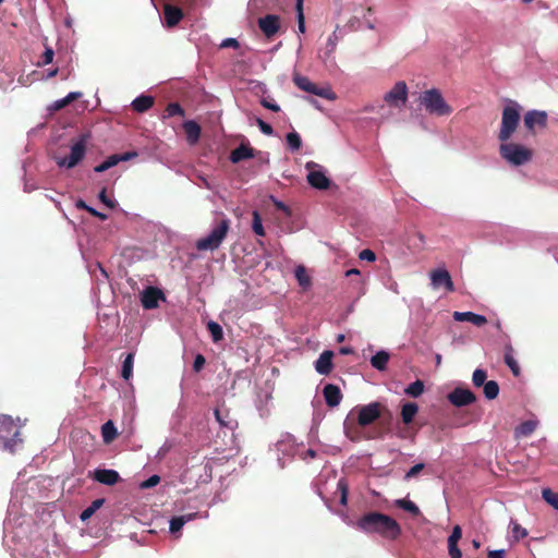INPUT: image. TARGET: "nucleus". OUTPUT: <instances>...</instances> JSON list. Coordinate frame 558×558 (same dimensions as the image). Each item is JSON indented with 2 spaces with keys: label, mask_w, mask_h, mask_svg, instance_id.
I'll use <instances>...</instances> for the list:
<instances>
[{
  "label": "nucleus",
  "mask_w": 558,
  "mask_h": 558,
  "mask_svg": "<svg viewBox=\"0 0 558 558\" xmlns=\"http://www.w3.org/2000/svg\"><path fill=\"white\" fill-rule=\"evenodd\" d=\"M354 526L364 533H376L388 539H396L401 534V527L395 519L376 511L359 518Z\"/></svg>",
  "instance_id": "f257e3e1"
},
{
  "label": "nucleus",
  "mask_w": 558,
  "mask_h": 558,
  "mask_svg": "<svg viewBox=\"0 0 558 558\" xmlns=\"http://www.w3.org/2000/svg\"><path fill=\"white\" fill-rule=\"evenodd\" d=\"M221 216L222 218L215 222V226L210 233L207 236L198 239L196 241L195 246L198 251H215L219 248V246L226 239L230 230L231 221L222 214Z\"/></svg>",
  "instance_id": "f03ea898"
},
{
  "label": "nucleus",
  "mask_w": 558,
  "mask_h": 558,
  "mask_svg": "<svg viewBox=\"0 0 558 558\" xmlns=\"http://www.w3.org/2000/svg\"><path fill=\"white\" fill-rule=\"evenodd\" d=\"M420 101L430 114L442 117L449 116L452 112V108L445 101L441 93L437 88L423 92L420 95Z\"/></svg>",
  "instance_id": "7ed1b4c3"
},
{
  "label": "nucleus",
  "mask_w": 558,
  "mask_h": 558,
  "mask_svg": "<svg viewBox=\"0 0 558 558\" xmlns=\"http://www.w3.org/2000/svg\"><path fill=\"white\" fill-rule=\"evenodd\" d=\"M90 138L89 133L80 134L78 138L72 144L69 156H54V161L60 168L72 169L76 167L85 157L86 145Z\"/></svg>",
  "instance_id": "20e7f679"
},
{
  "label": "nucleus",
  "mask_w": 558,
  "mask_h": 558,
  "mask_svg": "<svg viewBox=\"0 0 558 558\" xmlns=\"http://www.w3.org/2000/svg\"><path fill=\"white\" fill-rule=\"evenodd\" d=\"M500 156L513 166H521L532 159L533 151L517 143H505L499 147Z\"/></svg>",
  "instance_id": "39448f33"
},
{
  "label": "nucleus",
  "mask_w": 558,
  "mask_h": 558,
  "mask_svg": "<svg viewBox=\"0 0 558 558\" xmlns=\"http://www.w3.org/2000/svg\"><path fill=\"white\" fill-rule=\"evenodd\" d=\"M520 121V111L517 104L506 106L501 114V126L498 134V140L507 142L515 132Z\"/></svg>",
  "instance_id": "423d86ee"
},
{
  "label": "nucleus",
  "mask_w": 558,
  "mask_h": 558,
  "mask_svg": "<svg viewBox=\"0 0 558 558\" xmlns=\"http://www.w3.org/2000/svg\"><path fill=\"white\" fill-rule=\"evenodd\" d=\"M20 428L14 425V422L9 415L0 416V438L3 446L10 452H14L17 445L22 442Z\"/></svg>",
  "instance_id": "0eeeda50"
},
{
  "label": "nucleus",
  "mask_w": 558,
  "mask_h": 558,
  "mask_svg": "<svg viewBox=\"0 0 558 558\" xmlns=\"http://www.w3.org/2000/svg\"><path fill=\"white\" fill-rule=\"evenodd\" d=\"M357 414V424L362 427L373 424L378 420L385 412L389 413L387 407L380 402H371L366 405L355 407L351 413Z\"/></svg>",
  "instance_id": "6e6552de"
},
{
  "label": "nucleus",
  "mask_w": 558,
  "mask_h": 558,
  "mask_svg": "<svg viewBox=\"0 0 558 558\" xmlns=\"http://www.w3.org/2000/svg\"><path fill=\"white\" fill-rule=\"evenodd\" d=\"M293 82L300 89L306 93L319 96L328 100H333L336 98L335 93L329 87H319L306 76L294 74Z\"/></svg>",
  "instance_id": "1a4fd4ad"
},
{
  "label": "nucleus",
  "mask_w": 558,
  "mask_h": 558,
  "mask_svg": "<svg viewBox=\"0 0 558 558\" xmlns=\"http://www.w3.org/2000/svg\"><path fill=\"white\" fill-rule=\"evenodd\" d=\"M547 120V112L542 110H530L524 114L523 118L524 126L531 134H535L536 129H546Z\"/></svg>",
  "instance_id": "9d476101"
},
{
  "label": "nucleus",
  "mask_w": 558,
  "mask_h": 558,
  "mask_svg": "<svg viewBox=\"0 0 558 558\" xmlns=\"http://www.w3.org/2000/svg\"><path fill=\"white\" fill-rule=\"evenodd\" d=\"M384 100L391 107H400L408 100V86L404 81L397 82L393 87L385 94Z\"/></svg>",
  "instance_id": "9b49d317"
},
{
  "label": "nucleus",
  "mask_w": 558,
  "mask_h": 558,
  "mask_svg": "<svg viewBox=\"0 0 558 558\" xmlns=\"http://www.w3.org/2000/svg\"><path fill=\"white\" fill-rule=\"evenodd\" d=\"M448 401L458 408L472 404L476 400V396L466 388L457 387L447 396Z\"/></svg>",
  "instance_id": "f8f14e48"
},
{
  "label": "nucleus",
  "mask_w": 558,
  "mask_h": 558,
  "mask_svg": "<svg viewBox=\"0 0 558 558\" xmlns=\"http://www.w3.org/2000/svg\"><path fill=\"white\" fill-rule=\"evenodd\" d=\"M429 277L434 289L444 287L446 292L454 291V284L448 270L444 268L435 269L430 271Z\"/></svg>",
  "instance_id": "ddd939ff"
},
{
  "label": "nucleus",
  "mask_w": 558,
  "mask_h": 558,
  "mask_svg": "<svg viewBox=\"0 0 558 558\" xmlns=\"http://www.w3.org/2000/svg\"><path fill=\"white\" fill-rule=\"evenodd\" d=\"M258 27L267 38H271L279 31L280 19L275 14H267L258 19Z\"/></svg>",
  "instance_id": "4468645a"
},
{
  "label": "nucleus",
  "mask_w": 558,
  "mask_h": 558,
  "mask_svg": "<svg viewBox=\"0 0 558 558\" xmlns=\"http://www.w3.org/2000/svg\"><path fill=\"white\" fill-rule=\"evenodd\" d=\"M137 156L136 151H126L124 154H113L109 156L105 161L94 168L95 172H105L108 169L117 166L121 161H128Z\"/></svg>",
  "instance_id": "2eb2a0df"
},
{
  "label": "nucleus",
  "mask_w": 558,
  "mask_h": 558,
  "mask_svg": "<svg viewBox=\"0 0 558 558\" xmlns=\"http://www.w3.org/2000/svg\"><path fill=\"white\" fill-rule=\"evenodd\" d=\"M165 299L162 291L155 287H148L142 293V305L146 310H153L158 306L159 300Z\"/></svg>",
  "instance_id": "dca6fc26"
},
{
  "label": "nucleus",
  "mask_w": 558,
  "mask_h": 558,
  "mask_svg": "<svg viewBox=\"0 0 558 558\" xmlns=\"http://www.w3.org/2000/svg\"><path fill=\"white\" fill-rule=\"evenodd\" d=\"M163 19L165 25L168 28H173L183 19V12L179 7L173 5L170 2H166L163 5Z\"/></svg>",
  "instance_id": "f3484780"
},
{
  "label": "nucleus",
  "mask_w": 558,
  "mask_h": 558,
  "mask_svg": "<svg viewBox=\"0 0 558 558\" xmlns=\"http://www.w3.org/2000/svg\"><path fill=\"white\" fill-rule=\"evenodd\" d=\"M325 402L329 408L339 405L342 400V393L338 386L333 384H327L323 389Z\"/></svg>",
  "instance_id": "a211bd4d"
},
{
  "label": "nucleus",
  "mask_w": 558,
  "mask_h": 558,
  "mask_svg": "<svg viewBox=\"0 0 558 558\" xmlns=\"http://www.w3.org/2000/svg\"><path fill=\"white\" fill-rule=\"evenodd\" d=\"M93 477L95 481L112 486L120 481V475L114 470L109 469H97L94 471Z\"/></svg>",
  "instance_id": "6ab92c4d"
},
{
  "label": "nucleus",
  "mask_w": 558,
  "mask_h": 558,
  "mask_svg": "<svg viewBox=\"0 0 558 558\" xmlns=\"http://www.w3.org/2000/svg\"><path fill=\"white\" fill-rule=\"evenodd\" d=\"M332 357L333 352L326 350L324 351L317 361L315 362V369L320 375H329L332 371Z\"/></svg>",
  "instance_id": "aec40b11"
},
{
  "label": "nucleus",
  "mask_w": 558,
  "mask_h": 558,
  "mask_svg": "<svg viewBox=\"0 0 558 558\" xmlns=\"http://www.w3.org/2000/svg\"><path fill=\"white\" fill-rule=\"evenodd\" d=\"M452 316L456 322H469L477 327H482L487 323V318L484 315L473 312H453Z\"/></svg>",
  "instance_id": "412c9836"
},
{
  "label": "nucleus",
  "mask_w": 558,
  "mask_h": 558,
  "mask_svg": "<svg viewBox=\"0 0 558 558\" xmlns=\"http://www.w3.org/2000/svg\"><path fill=\"white\" fill-rule=\"evenodd\" d=\"M254 157V149L248 145L241 144L230 153L229 159L232 163H239L243 160Z\"/></svg>",
  "instance_id": "4be33fe9"
},
{
  "label": "nucleus",
  "mask_w": 558,
  "mask_h": 558,
  "mask_svg": "<svg viewBox=\"0 0 558 558\" xmlns=\"http://www.w3.org/2000/svg\"><path fill=\"white\" fill-rule=\"evenodd\" d=\"M183 130L189 144L194 145L199 141L202 130L197 122L193 120L185 121L183 123Z\"/></svg>",
  "instance_id": "5701e85b"
},
{
  "label": "nucleus",
  "mask_w": 558,
  "mask_h": 558,
  "mask_svg": "<svg viewBox=\"0 0 558 558\" xmlns=\"http://www.w3.org/2000/svg\"><path fill=\"white\" fill-rule=\"evenodd\" d=\"M307 181L311 186L318 190H327L330 185V180L322 171H311Z\"/></svg>",
  "instance_id": "b1692460"
},
{
  "label": "nucleus",
  "mask_w": 558,
  "mask_h": 558,
  "mask_svg": "<svg viewBox=\"0 0 558 558\" xmlns=\"http://www.w3.org/2000/svg\"><path fill=\"white\" fill-rule=\"evenodd\" d=\"M537 427V421L527 420L518 425L514 429V437H527L532 435Z\"/></svg>",
  "instance_id": "393cba45"
},
{
  "label": "nucleus",
  "mask_w": 558,
  "mask_h": 558,
  "mask_svg": "<svg viewBox=\"0 0 558 558\" xmlns=\"http://www.w3.org/2000/svg\"><path fill=\"white\" fill-rule=\"evenodd\" d=\"M154 105V98L151 96L141 95L136 97L132 102L134 111L143 113L150 109Z\"/></svg>",
  "instance_id": "a878e982"
},
{
  "label": "nucleus",
  "mask_w": 558,
  "mask_h": 558,
  "mask_svg": "<svg viewBox=\"0 0 558 558\" xmlns=\"http://www.w3.org/2000/svg\"><path fill=\"white\" fill-rule=\"evenodd\" d=\"M418 412V405L415 402H407L401 408V418L404 424H411Z\"/></svg>",
  "instance_id": "bb28decb"
},
{
  "label": "nucleus",
  "mask_w": 558,
  "mask_h": 558,
  "mask_svg": "<svg viewBox=\"0 0 558 558\" xmlns=\"http://www.w3.org/2000/svg\"><path fill=\"white\" fill-rule=\"evenodd\" d=\"M101 436L105 444H111L118 437V430L112 421H107L101 426Z\"/></svg>",
  "instance_id": "cd10ccee"
},
{
  "label": "nucleus",
  "mask_w": 558,
  "mask_h": 558,
  "mask_svg": "<svg viewBox=\"0 0 558 558\" xmlns=\"http://www.w3.org/2000/svg\"><path fill=\"white\" fill-rule=\"evenodd\" d=\"M390 355L386 351H379L371 359V365L378 369L385 371L389 362Z\"/></svg>",
  "instance_id": "c85d7f7f"
},
{
  "label": "nucleus",
  "mask_w": 558,
  "mask_h": 558,
  "mask_svg": "<svg viewBox=\"0 0 558 558\" xmlns=\"http://www.w3.org/2000/svg\"><path fill=\"white\" fill-rule=\"evenodd\" d=\"M512 352H513L512 347L510 344L506 345L504 360H505V363L507 364V366L511 369L512 374L515 377H518L520 375L521 371H520V366H519L518 362L515 361V359L512 355Z\"/></svg>",
  "instance_id": "c756f323"
},
{
  "label": "nucleus",
  "mask_w": 558,
  "mask_h": 558,
  "mask_svg": "<svg viewBox=\"0 0 558 558\" xmlns=\"http://www.w3.org/2000/svg\"><path fill=\"white\" fill-rule=\"evenodd\" d=\"M105 504V499L104 498H98V499H95L86 509H84L81 514H80V519L82 521H86L88 520L89 518L93 517V514L102 507V505Z\"/></svg>",
  "instance_id": "7c9ffc66"
},
{
  "label": "nucleus",
  "mask_w": 558,
  "mask_h": 558,
  "mask_svg": "<svg viewBox=\"0 0 558 558\" xmlns=\"http://www.w3.org/2000/svg\"><path fill=\"white\" fill-rule=\"evenodd\" d=\"M134 353H128L121 369L123 379L129 380L133 376Z\"/></svg>",
  "instance_id": "2f4dec72"
},
{
  "label": "nucleus",
  "mask_w": 558,
  "mask_h": 558,
  "mask_svg": "<svg viewBox=\"0 0 558 558\" xmlns=\"http://www.w3.org/2000/svg\"><path fill=\"white\" fill-rule=\"evenodd\" d=\"M395 504L398 508L411 513L414 517H417L421 513L420 508L409 499H397Z\"/></svg>",
  "instance_id": "473e14b6"
},
{
  "label": "nucleus",
  "mask_w": 558,
  "mask_h": 558,
  "mask_svg": "<svg viewBox=\"0 0 558 558\" xmlns=\"http://www.w3.org/2000/svg\"><path fill=\"white\" fill-rule=\"evenodd\" d=\"M194 517L195 514L173 517L170 521V532L173 534L179 532L183 527V525L187 521H191Z\"/></svg>",
  "instance_id": "72a5a7b5"
},
{
  "label": "nucleus",
  "mask_w": 558,
  "mask_h": 558,
  "mask_svg": "<svg viewBox=\"0 0 558 558\" xmlns=\"http://www.w3.org/2000/svg\"><path fill=\"white\" fill-rule=\"evenodd\" d=\"M174 116H179V117H184L185 116V111L184 109L181 107V105L179 102H170L168 104V106L166 107V110H165V114H163V119H167V118H171V117H174Z\"/></svg>",
  "instance_id": "f704fd0d"
},
{
  "label": "nucleus",
  "mask_w": 558,
  "mask_h": 558,
  "mask_svg": "<svg viewBox=\"0 0 558 558\" xmlns=\"http://www.w3.org/2000/svg\"><path fill=\"white\" fill-rule=\"evenodd\" d=\"M424 391V383L421 379H416L414 383L410 384L404 392L413 398L420 397Z\"/></svg>",
  "instance_id": "c9c22d12"
},
{
  "label": "nucleus",
  "mask_w": 558,
  "mask_h": 558,
  "mask_svg": "<svg viewBox=\"0 0 558 558\" xmlns=\"http://www.w3.org/2000/svg\"><path fill=\"white\" fill-rule=\"evenodd\" d=\"M499 385L495 380H488L484 385V395L488 400H494L498 397Z\"/></svg>",
  "instance_id": "e433bc0d"
},
{
  "label": "nucleus",
  "mask_w": 558,
  "mask_h": 558,
  "mask_svg": "<svg viewBox=\"0 0 558 558\" xmlns=\"http://www.w3.org/2000/svg\"><path fill=\"white\" fill-rule=\"evenodd\" d=\"M207 329L210 332L214 342H218V341L222 340L223 331H222L221 326L218 323L213 322V320L208 322Z\"/></svg>",
  "instance_id": "4c0bfd02"
},
{
  "label": "nucleus",
  "mask_w": 558,
  "mask_h": 558,
  "mask_svg": "<svg viewBox=\"0 0 558 558\" xmlns=\"http://www.w3.org/2000/svg\"><path fill=\"white\" fill-rule=\"evenodd\" d=\"M542 497L548 505L558 510V493L553 492L550 488H544Z\"/></svg>",
  "instance_id": "58836bf2"
},
{
  "label": "nucleus",
  "mask_w": 558,
  "mask_h": 558,
  "mask_svg": "<svg viewBox=\"0 0 558 558\" xmlns=\"http://www.w3.org/2000/svg\"><path fill=\"white\" fill-rule=\"evenodd\" d=\"M337 492L340 493V504L342 506H347L348 504V494L349 486L344 478H340L337 483Z\"/></svg>",
  "instance_id": "ea45409f"
},
{
  "label": "nucleus",
  "mask_w": 558,
  "mask_h": 558,
  "mask_svg": "<svg viewBox=\"0 0 558 558\" xmlns=\"http://www.w3.org/2000/svg\"><path fill=\"white\" fill-rule=\"evenodd\" d=\"M295 278L299 284L303 288H307L311 284V279L307 276L303 266H298L295 269Z\"/></svg>",
  "instance_id": "a19ab883"
},
{
  "label": "nucleus",
  "mask_w": 558,
  "mask_h": 558,
  "mask_svg": "<svg viewBox=\"0 0 558 558\" xmlns=\"http://www.w3.org/2000/svg\"><path fill=\"white\" fill-rule=\"evenodd\" d=\"M252 229H253L255 234H257L259 236H264L265 235V230H264V227H263V223H262L260 215L256 210L253 211Z\"/></svg>",
  "instance_id": "79ce46f5"
},
{
  "label": "nucleus",
  "mask_w": 558,
  "mask_h": 558,
  "mask_svg": "<svg viewBox=\"0 0 558 558\" xmlns=\"http://www.w3.org/2000/svg\"><path fill=\"white\" fill-rule=\"evenodd\" d=\"M486 378H487L486 371H484L482 368H477L474 371L473 376H472L473 385L475 387L484 386L487 383Z\"/></svg>",
  "instance_id": "37998d69"
},
{
  "label": "nucleus",
  "mask_w": 558,
  "mask_h": 558,
  "mask_svg": "<svg viewBox=\"0 0 558 558\" xmlns=\"http://www.w3.org/2000/svg\"><path fill=\"white\" fill-rule=\"evenodd\" d=\"M296 13H298V29L300 33L305 32V20L303 14V0H296Z\"/></svg>",
  "instance_id": "c03bdc74"
},
{
  "label": "nucleus",
  "mask_w": 558,
  "mask_h": 558,
  "mask_svg": "<svg viewBox=\"0 0 558 558\" xmlns=\"http://www.w3.org/2000/svg\"><path fill=\"white\" fill-rule=\"evenodd\" d=\"M287 143L292 150H299L302 145L301 137L296 132L287 135Z\"/></svg>",
  "instance_id": "a18cd8bd"
},
{
  "label": "nucleus",
  "mask_w": 558,
  "mask_h": 558,
  "mask_svg": "<svg viewBox=\"0 0 558 558\" xmlns=\"http://www.w3.org/2000/svg\"><path fill=\"white\" fill-rule=\"evenodd\" d=\"M215 416H216V420L219 422V424L221 426H225V427H228V428H232V420H229V414L228 413H226L223 415L222 411L220 409H216L215 410Z\"/></svg>",
  "instance_id": "49530a36"
},
{
  "label": "nucleus",
  "mask_w": 558,
  "mask_h": 558,
  "mask_svg": "<svg viewBox=\"0 0 558 558\" xmlns=\"http://www.w3.org/2000/svg\"><path fill=\"white\" fill-rule=\"evenodd\" d=\"M512 535L515 541H519L527 535V531L524 527H522L519 523L512 522Z\"/></svg>",
  "instance_id": "de8ad7c7"
},
{
  "label": "nucleus",
  "mask_w": 558,
  "mask_h": 558,
  "mask_svg": "<svg viewBox=\"0 0 558 558\" xmlns=\"http://www.w3.org/2000/svg\"><path fill=\"white\" fill-rule=\"evenodd\" d=\"M425 468L424 463H417L413 465L404 475L405 481H410L411 478L417 476L420 472Z\"/></svg>",
  "instance_id": "09e8293b"
},
{
  "label": "nucleus",
  "mask_w": 558,
  "mask_h": 558,
  "mask_svg": "<svg viewBox=\"0 0 558 558\" xmlns=\"http://www.w3.org/2000/svg\"><path fill=\"white\" fill-rule=\"evenodd\" d=\"M255 122H256L257 126L259 128V130L265 135H272L274 134L272 126L270 124H268L267 122H265L264 120H262L260 118H256Z\"/></svg>",
  "instance_id": "8fccbe9b"
},
{
  "label": "nucleus",
  "mask_w": 558,
  "mask_h": 558,
  "mask_svg": "<svg viewBox=\"0 0 558 558\" xmlns=\"http://www.w3.org/2000/svg\"><path fill=\"white\" fill-rule=\"evenodd\" d=\"M448 543V554L450 558H461L462 553L458 546V543L447 542Z\"/></svg>",
  "instance_id": "3c124183"
},
{
  "label": "nucleus",
  "mask_w": 558,
  "mask_h": 558,
  "mask_svg": "<svg viewBox=\"0 0 558 558\" xmlns=\"http://www.w3.org/2000/svg\"><path fill=\"white\" fill-rule=\"evenodd\" d=\"M461 538H462V529L460 525H454L447 542L459 543V541Z\"/></svg>",
  "instance_id": "603ef678"
},
{
  "label": "nucleus",
  "mask_w": 558,
  "mask_h": 558,
  "mask_svg": "<svg viewBox=\"0 0 558 558\" xmlns=\"http://www.w3.org/2000/svg\"><path fill=\"white\" fill-rule=\"evenodd\" d=\"M98 197H99L100 202H101L102 204H105L107 207H109V208H114V207H116V202L111 201V199L107 196V191H106V189H105V187L100 191V193H99Z\"/></svg>",
  "instance_id": "864d4df0"
},
{
  "label": "nucleus",
  "mask_w": 558,
  "mask_h": 558,
  "mask_svg": "<svg viewBox=\"0 0 558 558\" xmlns=\"http://www.w3.org/2000/svg\"><path fill=\"white\" fill-rule=\"evenodd\" d=\"M206 363L205 357L202 354H197L195 356L194 363H193V369L194 372L198 373L203 369L204 365Z\"/></svg>",
  "instance_id": "5fc2aeb1"
},
{
  "label": "nucleus",
  "mask_w": 558,
  "mask_h": 558,
  "mask_svg": "<svg viewBox=\"0 0 558 558\" xmlns=\"http://www.w3.org/2000/svg\"><path fill=\"white\" fill-rule=\"evenodd\" d=\"M159 482H160V477L158 475H151L149 478H147L146 481H144L141 484V487L142 488H151V487L156 486Z\"/></svg>",
  "instance_id": "6e6d98bb"
},
{
  "label": "nucleus",
  "mask_w": 558,
  "mask_h": 558,
  "mask_svg": "<svg viewBox=\"0 0 558 558\" xmlns=\"http://www.w3.org/2000/svg\"><path fill=\"white\" fill-rule=\"evenodd\" d=\"M54 52L51 48H47L41 56V62L39 64L46 65L52 62Z\"/></svg>",
  "instance_id": "4d7b16f0"
},
{
  "label": "nucleus",
  "mask_w": 558,
  "mask_h": 558,
  "mask_svg": "<svg viewBox=\"0 0 558 558\" xmlns=\"http://www.w3.org/2000/svg\"><path fill=\"white\" fill-rule=\"evenodd\" d=\"M272 203L278 210L283 211L287 216L291 215L290 208L281 201L276 199L271 196Z\"/></svg>",
  "instance_id": "13d9d810"
},
{
  "label": "nucleus",
  "mask_w": 558,
  "mask_h": 558,
  "mask_svg": "<svg viewBox=\"0 0 558 558\" xmlns=\"http://www.w3.org/2000/svg\"><path fill=\"white\" fill-rule=\"evenodd\" d=\"M359 257L362 260H368V262H374L376 259L375 253L372 250H368V248L363 250L360 253Z\"/></svg>",
  "instance_id": "bf43d9fd"
},
{
  "label": "nucleus",
  "mask_w": 558,
  "mask_h": 558,
  "mask_svg": "<svg viewBox=\"0 0 558 558\" xmlns=\"http://www.w3.org/2000/svg\"><path fill=\"white\" fill-rule=\"evenodd\" d=\"M262 106L274 111V112H278L280 111V107L276 104V102H272V101H269L267 99H262L260 101Z\"/></svg>",
  "instance_id": "052dcab7"
},
{
  "label": "nucleus",
  "mask_w": 558,
  "mask_h": 558,
  "mask_svg": "<svg viewBox=\"0 0 558 558\" xmlns=\"http://www.w3.org/2000/svg\"><path fill=\"white\" fill-rule=\"evenodd\" d=\"M220 47L221 48H229V47L238 48L239 41L234 38H227L221 43Z\"/></svg>",
  "instance_id": "680f3d73"
},
{
  "label": "nucleus",
  "mask_w": 558,
  "mask_h": 558,
  "mask_svg": "<svg viewBox=\"0 0 558 558\" xmlns=\"http://www.w3.org/2000/svg\"><path fill=\"white\" fill-rule=\"evenodd\" d=\"M87 213H89L92 216L99 218L100 220H107L108 216L104 213H100L96 210L95 208L90 207L87 208Z\"/></svg>",
  "instance_id": "e2e57ef3"
},
{
  "label": "nucleus",
  "mask_w": 558,
  "mask_h": 558,
  "mask_svg": "<svg viewBox=\"0 0 558 558\" xmlns=\"http://www.w3.org/2000/svg\"><path fill=\"white\" fill-rule=\"evenodd\" d=\"M80 97H82V93H80V92H71L64 98H65L66 102L70 105L71 102L75 101Z\"/></svg>",
  "instance_id": "0e129e2a"
},
{
  "label": "nucleus",
  "mask_w": 558,
  "mask_h": 558,
  "mask_svg": "<svg viewBox=\"0 0 558 558\" xmlns=\"http://www.w3.org/2000/svg\"><path fill=\"white\" fill-rule=\"evenodd\" d=\"M506 551L504 549L490 550L488 553V558H505Z\"/></svg>",
  "instance_id": "69168bd1"
},
{
  "label": "nucleus",
  "mask_w": 558,
  "mask_h": 558,
  "mask_svg": "<svg viewBox=\"0 0 558 558\" xmlns=\"http://www.w3.org/2000/svg\"><path fill=\"white\" fill-rule=\"evenodd\" d=\"M68 105H69V104L66 102L65 98H62V99L57 100V101L53 104L52 108H53L54 110H60V109H62V108L66 107Z\"/></svg>",
  "instance_id": "338daca9"
},
{
  "label": "nucleus",
  "mask_w": 558,
  "mask_h": 558,
  "mask_svg": "<svg viewBox=\"0 0 558 558\" xmlns=\"http://www.w3.org/2000/svg\"><path fill=\"white\" fill-rule=\"evenodd\" d=\"M76 208L87 211V208H90V206H88L83 199H78L76 202Z\"/></svg>",
  "instance_id": "774afa93"
}]
</instances>
